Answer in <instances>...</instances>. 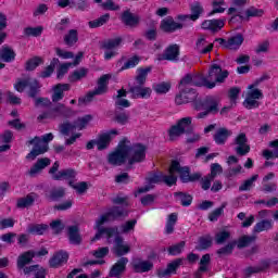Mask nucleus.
<instances>
[{
    "label": "nucleus",
    "mask_w": 278,
    "mask_h": 278,
    "mask_svg": "<svg viewBox=\"0 0 278 278\" xmlns=\"http://www.w3.org/2000/svg\"><path fill=\"white\" fill-rule=\"evenodd\" d=\"M147 157V148L142 144L129 146V141H121L117 148L109 153L108 162L112 166H122V164H136L143 162Z\"/></svg>",
    "instance_id": "20e7f679"
},
{
    "label": "nucleus",
    "mask_w": 278,
    "mask_h": 278,
    "mask_svg": "<svg viewBox=\"0 0 278 278\" xmlns=\"http://www.w3.org/2000/svg\"><path fill=\"white\" fill-rule=\"evenodd\" d=\"M119 134L118 129L102 130L99 134V140H114Z\"/></svg>",
    "instance_id": "37998d69"
},
{
    "label": "nucleus",
    "mask_w": 278,
    "mask_h": 278,
    "mask_svg": "<svg viewBox=\"0 0 278 278\" xmlns=\"http://www.w3.org/2000/svg\"><path fill=\"white\" fill-rule=\"evenodd\" d=\"M151 73V67H140L137 70L136 84L137 86H143L147 81L148 75Z\"/></svg>",
    "instance_id": "473e14b6"
},
{
    "label": "nucleus",
    "mask_w": 278,
    "mask_h": 278,
    "mask_svg": "<svg viewBox=\"0 0 278 278\" xmlns=\"http://www.w3.org/2000/svg\"><path fill=\"white\" fill-rule=\"evenodd\" d=\"M71 87L68 84H58L52 87L51 90V99L53 103H58V101H62L64 99V92L68 90Z\"/></svg>",
    "instance_id": "a211bd4d"
},
{
    "label": "nucleus",
    "mask_w": 278,
    "mask_h": 278,
    "mask_svg": "<svg viewBox=\"0 0 278 278\" xmlns=\"http://www.w3.org/2000/svg\"><path fill=\"white\" fill-rule=\"evenodd\" d=\"M270 147L274 148V151L265 150L263 152V157L266 160H273V157H278V141H273Z\"/></svg>",
    "instance_id": "8fccbe9b"
},
{
    "label": "nucleus",
    "mask_w": 278,
    "mask_h": 278,
    "mask_svg": "<svg viewBox=\"0 0 278 278\" xmlns=\"http://www.w3.org/2000/svg\"><path fill=\"white\" fill-rule=\"evenodd\" d=\"M242 42H244V37L242 35H236L228 39L226 43V49H230L232 51L236 49H240Z\"/></svg>",
    "instance_id": "2f4dec72"
},
{
    "label": "nucleus",
    "mask_w": 278,
    "mask_h": 278,
    "mask_svg": "<svg viewBox=\"0 0 278 278\" xmlns=\"http://www.w3.org/2000/svg\"><path fill=\"white\" fill-rule=\"evenodd\" d=\"M257 175L252 176L250 179L245 180L240 187L239 190L247 191L250 188H253V182L257 181Z\"/></svg>",
    "instance_id": "e2e57ef3"
},
{
    "label": "nucleus",
    "mask_w": 278,
    "mask_h": 278,
    "mask_svg": "<svg viewBox=\"0 0 278 278\" xmlns=\"http://www.w3.org/2000/svg\"><path fill=\"white\" fill-rule=\"evenodd\" d=\"M268 229H273L271 220H262L254 226L255 233H262V231H268Z\"/></svg>",
    "instance_id": "c03bdc74"
},
{
    "label": "nucleus",
    "mask_w": 278,
    "mask_h": 278,
    "mask_svg": "<svg viewBox=\"0 0 278 278\" xmlns=\"http://www.w3.org/2000/svg\"><path fill=\"white\" fill-rule=\"evenodd\" d=\"M123 43V39L121 37H115L113 39H109L103 42L102 49H111L113 51H116L118 49L119 45Z\"/></svg>",
    "instance_id": "a19ab883"
},
{
    "label": "nucleus",
    "mask_w": 278,
    "mask_h": 278,
    "mask_svg": "<svg viewBox=\"0 0 278 278\" xmlns=\"http://www.w3.org/2000/svg\"><path fill=\"white\" fill-rule=\"evenodd\" d=\"M45 28L42 26H34L24 28V35L33 38H38V36H42V31Z\"/></svg>",
    "instance_id": "79ce46f5"
},
{
    "label": "nucleus",
    "mask_w": 278,
    "mask_h": 278,
    "mask_svg": "<svg viewBox=\"0 0 278 278\" xmlns=\"http://www.w3.org/2000/svg\"><path fill=\"white\" fill-rule=\"evenodd\" d=\"M192 125V117H184L176 122V124L172 125L167 130V136L170 140H175L177 138H181L184 134H186V129H190Z\"/></svg>",
    "instance_id": "6e6552de"
},
{
    "label": "nucleus",
    "mask_w": 278,
    "mask_h": 278,
    "mask_svg": "<svg viewBox=\"0 0 278 278\" xmlns=\"http://www.w3.org/2000/svg\"><path fill=\"white\" fill-rule=\"evenodd\" d=\"M78 40L77 30L72 29L64 36V42L67 47H73Z\"/></svg>",
    "instance_id": "09e8293b"
},
{
    "label": "nucleus",
    "mask_w": 278,
    "mask_h": 278,
    "mask_svg": "<svg viewBox=\"0 0 278 278\" xmlns=\"http://www.w3.org/2000/svg\"><path fill=\"white\" fill-rule=\"evenodd\" d=\"M219 99L216 96H210L204 101L197 103V110H206V112L198 114V118H205L208 112H218Z\"/></svg>",
    "instance_id": "9d476101"
},
{
    "label": "nucleus",
    "mask_w": 278,
    "mask_h": 278,
    "mask_svg": "<svg viewBox=\"0 0 278 278\" xmlns=\"http://www.w3.org/2000/svg\"><path fill=\"white\" fill-rule=\"evenodd\" d=\"M213 5V10L212 12L208 14L210 16H213V14H223L225 12V10H227V3H225V1L223 0H214L212 2Z\"/></svg>",
    "instance_id": "ea45409f"
},
{
    "label": "nucleus",
    "mask_w": 278,
    "mask_h": 278,
    "mask_svg": "<svg viewBox=\"0 0 278 278\" xmlns=\"http://www.w3.org/2000/svg\"><path fill=\"white\" fill-rule=\"evenodd\" d=\"M184 27V24L175 22L173 17H166L161 23V29L163 31H176V29H181Z\"/></svg>",
    "instance_id": "5701e85b"
},
{
    "label": "nucleus",
    "mask_w": 278,
    "mask_h": 278,
    "mask_svg": "<svg viewBox=\"0 0 278 278\" xmlns=\"http://www.w3.org/2000/svg\"><path fill=\"white\" fill-rule=\"evenodd\" d=\"M108 253H110V248H99L97 251L93 252V257H96V261L91 262L90 264H105V260H103V257H105Z\"/></svg>",
    "instance_id": "72a5a7b5"
},
{
    "label": "nucleus",
    "mask_w": 278,
    "mask_h": 278,
    "mask_svg": "<svg viewBox=\"0 0 278 278\" xmlns=\"http://www.w3.org/2000/svg\"><path fill=\"white\" fill-rule=\"evenodd\" d=\"M49 230V225L47 224H36L30 225L28 227V233H33V236H42Z\"/></svg>",
    "instance_id": "e433bc0d"
},
{
    "label": "nucleus",
    "mask_w": 278,
    "mask_h": 278,
    "mask_svg": "<svg viewBox=\"0 0 278 278\" xmlns=\"http://www.w3.org/2000/svg\"><path fill=\"white\" fill-rule=\"evenodd\" d=\"M177 173L180 175V179L184 184H188V181H197V179H200L201 177L199 174L190 175V168L181 167L179 162L173 161L168 175H163L162 173L150 174L146 179V187L139 188L135 192V197H140L143 192H149V190L153 189L155 184H161V181L166 184V186H175V184H177Z\"/></svg>",
    "instance_id": "7ed1b4c3"
},
{
    "label": "nucleus",
    "mask_w": 278,
    "mask_h": 278,
    "mask_svg": "<svg viewBox=\"0 0 278 278\" xmlns=\"http://www.w3.org/2000/svg\"><path fill=\"white\" fill-rule=\"evenodd\" d=\"M60 64V59H52L51 63L49 66H47L42 72H41V77L47 78L51 77L53 74V71H55V66Z\"/></svg>",
    "instance_id": "a18cd8bd"
},
{
    "label": "nucleus",
    "mask_w": 278,
    "mask_h": 278,
    "mask_svg": "<svg viewBox=\"0 0 278 278\" xmlns=\"http://www.w3.org/2000/svg\"><path fill=\"white\" fill-rule=\"evenodd\" d=\"M236 151L238 155H247V153L251 151V147L249 146V143H247V141L239 140L237 141Z\"/></svg>",
    "instance_id": "3c124183"
},
{
    "label": "nucleus",
    "mask_w": 278,
    "mask_h": 278,
    "mask_svg": "<svg viewBox=\"0 0 278 278\" xmlns=\"http://www.w3.org/2000/svg\"><path fill=\"white\" fill-rule=\"evenodd\" d=\"M254 51L257 54H260V53H268V51H270V41L264 40V41L260 42L255 47Z\"/></svg>",
    "instance_id": "4d7b16f0"
},
{
    "label": "nucleus",
    "mask_w": 278,
    "mask_h": 278,
    "mask_svg": "<svg viewBox=\"0 0 278 278\" xmlns=\"http://www.w3.org/2000/svg\"><path fill=\"white\" fill-rule=\"evenodd\" d=\"M110 21V14H104L100 16L98 20L89 22V27H101L102 25H105Z\"/></svg>",
    "instance_id": "6e6d98bb"
},
{
    "label": "nucleus",
    "mask_w": 278,
    "mask_h": 278,
    "mask_svg": "<svg viewBox=\"0 0 278 278\" xmlns=\"http://www.w3.org/2000/svg\"><path fill=\"white\" fill-rule=\"evenodd\" d=\"M81 60H84V52H78L73 62H68V63H62L59 68H58V74L56 77L58 79H62V77H64L66 75V73H68V71H71L72 66H78V64L81 62Z\"/></svg>",
    "instance_id": "4468645a"
},
{
    "label": "nucleus",
    "mask_w": 278,
    "mask_h": 278,
    "mask_svg": "<svg viewBox=\"0 0 278 278\" xmlns=\"http://www.w3.org/2000/svg\"><path fill=\"white\" fill-rule=\"evenodd\" d=\"M58 168H60V163L55 162L49 172L50 175L52 176V179H56V180L65 179L66 181H68V185L71 186V188L76 190V192L78 194H84V192H86V190H88L87 182H76L75 181V176L77 175V173H75V170L64 169V170L58 172Z\"/></svg>",
    "instance_id": "39448f33"
},
{
    "label": "nucleus",
    "mask_w": 278,
    "mask_h": 278,
    "mask_svg": "<svg viewBox=\"0 0 278 278\" xmlns=\"http://www.w3.org/2000/svg\"><path fill=\"white\" fill-rule=\"evenodd\" d=\"M36 201V193H30L24 198L17 200V207L25 210V207H31Z\"/></svg>",
    "instance_id": "7c9ffc66"
},
{
    "label": "nucleus",
    "mask_w": 278,
    "mask_h": 278,
    "mask_svg": "<svg viewBox=\"0 0 278 278\" xmlns=\"http://www.w3.org/2000/svg\"><path fill=\"white\" fill-rule=\"evenodd\" d=\"M195 48L200 53H210V51L214 49V45L207 42V40H205V37H200L195 43Z\"/></svg>",
    "instance_id": "c756f323"
},
{
    "label": "nucleus",
    "mask_w": 278,
    "mask_h": 278,
    "mask_svg": "<svg viewBox=\"0 0 278 278\" xmlns=\"http://www.w3.org/2000/svg\"><path fill=\"white\" fill-rule=\"evenodd\" d=\"M184 247H186L185 242H180L178 244L169 247V249H168L169 255H179V253H181V251H184Z\"/></svg>",
    "instance_id": "680f3d73"
},
{
    "label": "nucleus",
    "mask_w": 278,
    "mask_h": 278,
    "mask_svg": "<svg viewBox=\"0 0 278 278\" xmlns=\"http://www.w3.org/2000/svg\"><path fill=\"white\" fill-rule=\"evenodd\" d=\"M66 262H68V253L60 251L50 260V266L58 268V266H62V264H66Z\"/></svg>",
    "instance_id": "b1692460"
},
{
    "label": "nucleus",
    "mask_w": 278,
    "mask_h": 278,
    "mask_svg": "<svg viewBox=\"0 0 278 278\" xmlns=\"http://www.w3.org/2000/svg\"><path fill=\"white\" fill-rule=\"evenodd\" d=\"M112 79L111 74H104L98 79L97 88L90 92L87 97V100L90 101V97H94V94H105L108 92V84Z\"/></svg>",
    "instance_id": "2eb2a0df"
},
{
    "label": "nucleus",
    "mask_w": 278,
    "mask_h": 278,
    "mask_svg": "<svg viewBox=\"0 0 278 278\" xmlns=\"http://www.w3.org/2000/svg\"><path fill=\"white\" fill-rule=\"evenodd\" d=\"M127 97V91L121 89L117 91V96L115 98L116 108H130L131 103L129 100L125 99Z\"/></svg>",
    "instance_id": "cd10ccee"
},
{
    "label": "nucleus",
    "mask_w": 278,
    "mask_h": 278,
    "mask_svg": "<svg viewBox=\"0 0 278 278\" xmlns=\"http://www.w3.org/2000/svg\"><path fill=\"white\" fill-rule=\"evenodd\" d=\"M231 134H232L231 130H229L225 127H222L215 131L214 139L215 140H227V138H231Z\"/></svg>",
    "instance_id": "de8ad7c7"
},
{
    "label": "nucleus",
    "mask_w": 278,
    "mask_h": 278,
    "mask_svg": "<svg viewBox=\"0 0 278 278\" xmlns=\"http://www.w3.org/2000/svg\"><path fill=\"white\" fill-rule=\"evenodd\" d=\"M28 147H33V150L26 155V160L34 161L38 155H42V153H47V151H49V141L31 140L28 141Z\"/></svg>",
    "instance_id": "9b49d317"
},
{
    "label": "nucleus",
    "mask_w": 278,
    "mask_h": 278,
    "mask_svg": "<svg viewBox=\"0 0 278 278\" xmlns=\"http://www.w3.org/2000/svg\"><path fill=\"white\" fill-rule=\"evenodd\" d=\"M88 75V68L86 67H80L78 70H75L70 76L68 80L74 83V81H79L80 79H84Z\"/></svg>",
    "instance_id": "4c0bfd02"
},
{
    "label": "nucleus",
    "mask_w": 278,
    "mask_h": 278,
    "mask_svg": "<svg viewBox=\"0 0 278 278\" xmlns=\"http://www.w3.org/2000/svg\"><path fill=\"white\" fill-rule=\"evenodd\" d=\"M211 260L212 258L210 257V254H205L202 256V258L200 260V267L194 275L195 278H201L203 273H207V268H210Z\"/></svg>",
    "instance_id": "bb28decb"
},
{
    "label": "nucleus",
    "mask_w": 278,
    "mask_h": 278,
    "mask_svg": "<svg viewBox=\"0 0 278 278\" xmlns=\"http://www.w3.org/2000/svg\"><path fill=\"white\" fill-rule=\"evenodd\" d=\"M15 59L16 52H14V49L9 46H3L0 49V60H2V62H14Z\"/></svg>",
    "instance_id": "393cba45"
},
{
    "label": "nucleus",
    "mask_w": 278,
    "mask_h": 278,
    "mask_svg": "<svg viewBox=\"0 0 278 278\" xmlns=\"http://www.w3.org/2000/svg\"><path fill=\"white\" fill-rule=\"evenodd\" d=\"M40 83L36 78H23L17 79L14 84V90L16 92H25L27 90L28 97H36L40 91Z\"/></svg>",
    "instance_id": "0eeeda50"
},
{
    "label": "nucleus",
    "mask_w": 278,
    "mask_h": 278,
    "mask_svg": "<svg viewBox=\"0 0 278 278\" xmlns=\"http://www.w3.org/2000/svg\"><path fill=\"white\" fill-rule=\"evenodd\" d=\"M51 164V160L48 157L39 159L29 169V175L36 177L39 173H42L47 166Z\"/></svg>",
    "instance_id": "aec40b11"
},
{
    "label": "nucleus",
    "mask_w": 278,
    "mask_h": 278,
    "mask_svg": "<svg viewBox=\"0 0 278 278\" xmlns=\"http://www.w3.org/2000/svg\"><path fill=\"white\" fill-rule=\"evenodd\" d=\"M67 236L71 244H79L81 242V235H79V227L70 226L67 228Z\"/></svg>",
    "instance_id": "a878e982"
},
{
    "label": "nucleus",
    "mask_w": 278,
    "mask_h": 278,
    "mask_svg": "<svg viewBox=\"0 0 278 278\" xmlns=\"http://www.w3.org/2000/svg\"><path fill=\"white\" fill-rule=\"evenodd\" d=\"M55 54L58 58H61V60H75V54L73 52L62 48H55Z\"/></svg>",
    "instance_id": "864d4df0"
},
{
    "label": "nucleus",
    "mask_w": 278,
    "mask_h": 278,
    "mask_svg": "<svg viewBox=\"0 0 278 278\" xmlns=\"http://www.w3.org/2000/svg\"><path fill=\"white\" fill-rule=\"evenodd\" d=\"M122 21L125 23V25H129L130 27H134V25H138V17L134 16V14L129 13V11H126L122 15Z\"/></svg>",
    "instance_id": "49530a36"
},
{
    "label": "nucleus",
    "mask_w": 278,
    "mask_h": 278,
    "mask_svg": "<svg viewBox=\"0 0 278 278\" xmlns=\"http://www.w3.org/2000/svg\"><path fill=\"white\" fill-rule=\"evenodd\" d=\"M127 264H129V258L127 257H121L112 267L110 270V277L112 278H121L123 277V273H125L127 268Z\"/></svg>",
    "instance_id": "dca6fc26"
},
{
    "label": "nucleus",
    "mask_w": 278,
    "mask_h": 278,
    "mask_svg": "<svg viewBox=\"0 0 278 278\" xmlns=\"http://www.w3.org/2000/svg\"><path fill=\"white\" fill-rule=\"evenodd\" d=\"M181 264H184V260L176 258V260L172 261L170 263H168L166 268L157 269L156 275L160 278H166V277H170L172 275H176L177 269L179 268V266H181Z\"/></svg>",
    "instance_id": "ddd939ff"
},
{
    "label": "nucleus",
    "mask_w": 278,
    "mask_h": 278,
    "mask_svg": "<svg viewBox=\"0 0 278 278\" xmlns=\"http://www.w3.org/2000/svg\"><path fill=\"white\" fill-rule=\"evenodd\" d=\"M229 77L227 71H223L220 66L214 64L208 70L206 77L197 74H187L179 84L180 93L176 97V103H190L197 99V91L192 86H204L205 88H216V84H223Z\"/></svg>",
    "instance_id": "f257e3e1"
},
{
    "label": "nucleus",
    "mask_w": 278,
    "mask_h": 278,
    "mask_svg": "<svg viewBox=\"0 0 278 278\" xmlns=\"http://www.w3.org/2000/svg\"><path fill=\"white\" fill-rule=\"evenodd\" d=\"M123 216H127V211L121 206L112 207L96 220L93 227L97 233L93 237L92 242L101 240V238H106L110 243L112 242V238H114L113 253L117 255V257H123V255L130 253L131 245L124 242L123 237L118 235V228H105L103 225H105V223L123 218Z\"/></svg>",
    "instance_id": "f03ea898"
},
{
    "label": "nucleus",
    "mask_w": 278,
    "mask_h": 278,
    "mask_svg": "<svg viewBox=\"0 0 278 278\" xmlns=\"http://www.w3.org/2000/svg\"><path fill=\"white\" fill-rule=\"evenodd\" d=\"M202 29H208V31H220L225 27V20L223 18H214V20H205L202 25Z\"/></svg>",
    "instance_id": "6ab92c4d"
},
{
    "label": "nucleus",
    "mask_w": 278,
    "mask_h": 278,
    "mask_svg": "<svg viewBox=\"0 0 278 278\" xmlns=\"http://www.w3.org/2000/svg\"><path fill=\"white\" fill-rule=\"evenodd\" d=\"M81 269H73L68 275L67 278H88L86 274H79Z\"/></svg>",
    "instance_id": "774afa93"
},
{
    "label": "nucleus",
    "mask_w": 278,
    "mask_h": 278,
    "mask_svg": "<svg viewBox=\"0 0 278 278\" xmlns=\"http://www.w3.org/2000/svg\"><path fill=\"white\" fill-rule=\"evenodd\" d=\"M5 94L8 103H12V105H21V98L14 94V92L8 91Z\"/></svg>",
    "instance_id": "0e129e2a"
},
{
    "label": "nucleus",
    "mask_w": 278,
    "mask_h": 278,
    "mask_svg": "<svg viewBox=\"0 0 278 278\" xmlns=\"http://www.w3.org/2000/svg\"><path fill=\"white\" fill-rule=\"evenodd\" d=\"M263 98L264 93H262V90H260L256 85H249L243 105L247 110L260 108V100Z\"/></svg>",
    "instance_id": "1a4fd4ad"
},
{
    "label": "nucleus",
    "mask_w": 278,
    "mask_h": 278,
    "mask_svg": "<svg viewBox=\"0 0 278 278\" xmlns=\"http://www.w3.org/2000/svg\"><path fill=\"white\" fill-rule=\"evenodd\" d=\"M140 64V56H131L122 67V71H125L127 68H134L135 66H138Z\"/></svg>",
    "instance_id": "052dcab7"
},
{
    "label": "nucleus",
    "mask_w": 278,
    "mask_h": 278,
    "mask_svg": "<svg viewBox=\"0 0 278 278\" xmlns=\"http://www.w3.org/2000/svg\"><path fill=\"white\" fill-rule=\"evenodd\" d=\"M93 119H94V116H92V114L78 116L75 119L74 124H71V123L62 124L60 127V131L61 134H63V136H71L72 140H79V138H81V132L79 131L87 129Z\"/></svg>",
    "instance_id": "423d86ee"
},
{
    "label": "nucleus",
    "mask_w": 278,
    "mask_h": 278,
    "mask_svg": "<svg viewBox=\"0 0 278 278\" xmlns=\"http://www.w3.org/2000/svg\"><path fill=\"white\" fill-rule=\"evenodd\" d=\"M137 224H138V220L136 219H130L122 224L119 226V230H117L118 236H121V233H124V235L134 233V230L136 229Z\"/></svg>",
    "instance_id": "c85d7f7f"
},
{
    "label": "nucleus",
    "mask_w": 278,
    "mask_h": 278,
    "mask_svg": "<svg viewBox=\"0 0 278 278\" xmlns=\"http://www.w3.org/2000/svg\"><path fill=\"white\" fill-rule=\"evenodd\" d=\"M247 5V0H232L231 5L227 11L228 16H230L229 23L237 21H242V8Z\"/></svg>",
    "instance_id": "f8f14e48"
},
{
    "label": "nucleus",
    "mask_w": 278,
    "mask_h": 278,
    "mask_svg": "<svg viewBox=\"0 0 278 278\" xmlns=\"http://www.w3.org/2000/svg\"><path fill=\"white\" fill-rule=\"evenodd\" d=\"M135 273H149L153 268V262L137 258L132 262Z\"/></svg>",
    "instance_id": "4be33fe9"
},
{
    "label": "nucleus",
    "mask_w": 278,
    "mask_h": 278,
    "mask_svg": "<svg viewBox=\"0 0 278 278\" xmlns=\"http://www.w3.org/2000/svg\"><path fill=\"white\" fill-rule=\"evenodd\" d=\"M157 60H168L169 62H175V60H179V46L172 45L167 47L164 53L157 56Z\"/></svg>",
    "instance_id": "f3484780"
},
{
    "label": "nucleus",
    "mask_w": 278,
    "mask_h": 278,
    "mask_svg": "<svg viewBox=\"0 0 278 278\" xmlns=\"http://www.w3.org/2000/svg\"><path fill=\"white\" fill-rule=\"evenodd\" d=\"M40 64H42V58L34 56L26 62V71H35V68H38Z\"/></svg>",
    "instance_id": "603ef678"
},
{
    "label": "nucleus",
    "mask_w": 278,
    "mask_h": 278,
    "mask_svg": "<svg viewBox=\"0 0 278 278\" xmlns=\"http://www.w3.org/2000/svg\"><path fill=\"white\" fill-rule=\"evenodd\" d=\"M170 90V83H160L154 86V91L157 94H166Z\"/></svg>",
    "instance_id": "bf43d9fd"
},
{
    "label": "nucleus",
    "mask_w": 278,
    "mask_h": 278,
    "mask_svg": "<svg viewBox=\"0 0 278 278\" xmlns=\"http://www.w3.org/2000/svg\"><path fill=\"white\" fill-rule=\"evenodd\" d=\"M24 275H35V278H45V268L38 266V265H33L24 268Z\"/></svg>",
    "instance_id": "f704fd0d"
},
{
    "label": "nucleus",
    "mask_w": 278,
    "mask_h": 278,
    "mask_svg": "<svg viewBox=\"0 0 278 278\" xmlns=\"http://www.w3.org/2000/svg\"><path fill=\"white\" fill-rule=\"evenodd\" d=\"M191 10V21L194 23V21H199V18L201 17V15L203 14V5H201V3L199 2H194L193 4H191L190 7Z\"/></svg>",
    "instance_id": "58836bf2"
},
{
    "label": "nucleus",
    "mask_w": 278,
    "mask_h": 278,
    "mask_svg": "<svg viewBox=\"0 0 278 278\" xmlns=\"http://www.w3.org/2000/svg\"><path fill=\"white\" fill-rule=\"evenodd\" d=\"M212 247V237L205 236L200 239V249H208Z\"/></svg>",
    "instance_id": "338daca9"
},
{
    "label": "nucleus",
    "mask_w": 278,
    "mask_h": 278,
    "mask_svg": "<svg viewBox=\"0 0 278 278\" xmlns=\"http://www.w3.org/2000/svg\"><path fill=\"white\" fill-rule=\"evenodd\" d=\"M175 199L176 201L181 203V205H184L185 207H187L188 205H190V203H192V197L185 193H175Z\"/></svg>",
    "instance_id": "5fc2aeb1"
},
{
    "label": "nucleus",
    "mask_w": 278,
    "mask_h": 278,
    "mask_svg": "<svg viewBox=\"0 0 278 278\" xmlns=\"http://www.w3.org/2000/svg\"><path fill=\"white\" fill-rule=\"evenodd\" d=\"M131 92L135 97L140 99H149L151 97V88L149 87H132Z\"/></svg>",
    "instance_id": "c9c22d12"
},
{
    "label": "nucleus",
    "mask_w": 278,
    "mask_h": 278,
    "mask_svg": "<svg viewBox=\"0 0 278 278\" xmlns=\"http://www.w3.org/2000/svg\"><path fill=\"white\" fill-rule=\"evenodd\" d=\"M34 257H36V252H34V251H28V252L21 254L17 257L18 270H23V273H25V268H26L25 266H27V264H30L31 261L34 260Z\"/></svg>",
    "instance_id": "412c9836"
},
{
    "label": "nucleus",
    "mask_w": 278,
    "mask_h": 278,
    "mask_svg": "<svg viewBox=\"0 0 278 278\" xmlns=\"http://www.w3.org/2000/svg\"><path fill=\"white\" fill-rule=\"evenodd\" d=\"M66 227V225L61 219H54L50 223V228L54 233H60Z\"/></svg>",
    "instance_id": "13d9d810"
},
{
    "label": "nucleus",
    "mask_w": 278,
    "mask_h": 278,
    "mask_svg": "<svg viewBox=\"0 0 278 278\" xmlns=\"http://www.w3.org/2000/svg\"><path fill=\"white\" fill-rule=\"evenodd\" d=\"M245 15L248 17H250V16H264V10L250 8L245 11Z\"/></svg>",
    "instance_id": "69168bd1"
}]
</instances>
